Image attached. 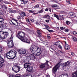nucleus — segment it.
I'll use <instances>...</instances> for the list:
<instances>
[{"label": "nucleus", "instance_id": "obj_1", "mask_svg": "<svg viewBox=\"0 0 77 77\" xmlns=\"http://www.w3.org/2000/svg\"><path fill=\"white\" fill-rule=\"evenodd\" d=\"M30 50L35 56H38L41 54V48L34 45H32L31 47Z\"/></svg>", "mask_w": 77, "mask_h": 77}, {"label": "nucleus", "instance_id": "obj_61", "mask_svg": "<svg viewBox=\"0 0 77 77\" xmlns=\"http://www.w3.org/2000/svg\"><path fill=\"white\" fill-rule=\"evenodd\" d=\"M3 1L2 0H0V3H2V2Z\"/></svg>", "mask_w": 77, "mask_h": 77}, {"label": "nucleus", "instance_id": "obj_12", "mask_svg": "<svg viewBox=\"0 0 77 77\" xmlns=\"http://www.w3.org/2000/svg\"><path fill=\"white\" fill-rule=\"evenodd\" d=\"M5 62V60L3 59L2 57L0 55V64L3 63Z\"/></svg>", "mask_w": 77, "mask_h": 77}, {"label": "nucleus", "instance_id": "obj_51", "mask_svg": "<svg viewBox=\"0 0 77 77\" xmlns=\"http://www.w3.org/2000/svg\"><path fill=\"white\" fill-rule=\"evenodd\" d=\"M60 18L62 20H63L65 19V18L63 17H60Z\"/></svg>", "mask_w": 77, "mask_h": 77}, {"label": "nucleus", "instance_id": "obj_21", "mask_svg": "<svg viewBox=\"0 0 77 77\" xmlns=\"http://www.w3.org/2000/svg\"><path fill=\"white\" fill-rule=\"evenodd\" d=\"M69 15L70 17H71V16L74 15V13H73L72 12H70L69 13Z\"/></svg>", "mask_w": 77, "mask_h": 77}, {"label": "nucleus", "instance_id": "obj_44", "mask_svg": "<svg viewBox=\"0 0 77 77\" xmlns=\"http://www.w3.org/2000/svg\"><path fill=\"white\" fill-rule=\"evenodd\" d=\"M30 21L31 22V23H33V22L34 21V20L32 19L30 20Z\"/></svg>", "mask_w": 77, "mask_h": 77}, {"label": "nucleus", "instance_id": "obj_8", "mask_svg": "<svg viewBox=\"0 0 77 77\" xmlns=\"http://www.w3.org/2000/svg\"><path fill=\"white\" fill-rule=\"evenodd\" d=\"M10 52H9V51L8 52L7 54H6V57H7V58H8V59H13L15 58V57H11L10 56Z\"/></svg>", "mask_w": 77, "mask_h": 77}, {"label": "nucleus", "instance_id": "obj_57", "mask_svg": "<svg viewBox=\"0 0 77 77\" xmlns=\"http://www.w3.org/2000/svg\"><path fill=\"white\" fill-rule=\"evenodd\" d=\"M26 77H32V75H29L28 76H27Z\"/></svg>", "mask_w": 77, "mask_h": 77}, {"label": "nucleus", "instance_id": "obj_42", "mask_svg": "<svg viewBox=\"0 0 77 77\" xmlns=\"http://www.w3.org/2000/svg\"><path fill=\"white\" fill-rule=\"evenodd\" d=\"M66 2L67 3H69V4H71V2H70V1L69 0L67 1Z\"/></svg>", "mask_w": 77, "mask_h": 77}, {"label": "nucleus", "instance_id": "obj_52", "mask_svg": "<svg viewBox=\"0 0 77 77\" xmlns=\"http://www.w3.org/2000/svg\"><path fill=\"white\" fill-rule=\"evenodd\" d=\"M73 33L74 35H76V34H77V32L75 31L73 32Z\"/></svg>", "mask_w": 77, "mask_h": 77}, {"label": "nucleus", "instance_id": "obj_19", "mask_svg": "<svg viewBox=\"0 0 77 77\" xmlns=\"http://www.w3.org/2000/svg\"><path fill=\"white\" fill-rule=\"evenodd\" d=\"M51 7L52 8H59V6H58V5H53L51 6Z\"/></svg>", "mask_w": 77, "mask_h": 77}, {"label": "nucleus", "instance_id": "obj_46", "mask_svg": "<svg viewBox=\"0 0 77 77\" xmlns=\"http://www.w3.org/2000/svg\"><path fill=\"white\" fill-rule=\"evenodd\" d=\"M11 13H16V11L15 10L12 11Z\"/></svg>", "mask_w": 77, "mask_h": 77}, {"label": "nucleus", "instance_id": "obj_56", "mask_svg": "<svg viewBox=\"0 0 77 77\" xmlns=\"http://www.w3.org/2000/svg\"><path fill=\"white\" fill-rule=\"evenodd\" d=\"M36 24L37 26H39V25H40V23H36Z\"/></svg>", "mask_w": 77, "mask_h": 77}, {"label": "nucleus", "instance_id": "obj_25", "mask_svg": "<svg viewBox=\"0 0 77 77\" xmlns=\"http://www.w3.org/2000/svg\"><path fill=\"white\" fill-rule=\"evenodd\" d=\"M66 24L68 25V24H71V22H70L69 21H68V20L66 21Z\"/></svg>", "mask_w": 77, "mask_h": 77}, {"label": "nucleus", "instance_id": "obj_36", "mask_svg": "<svg viewBox=\"0 0 77 77\" xmlns=\"http://www.w3.org/2000/svg\"><path fill=\"white\" fill-rule=\"evenodd\" d=\"M39 6V5H35L34 6V8H38Z\"/></svg>", "mask_w": 77, "mask_h": 77}, {"label": "nucleus", "instance_id": "obj_50", "mask_svg": "<svg viewBox=\"0 0 77 77\" xmlns=\"http://www.w3.org/2000/svg\"><path fill=\"white\" fill-rule=\"evenodd\" d=\"M46 64H47V65H48V63L49 62V61H48V60H46Z\"/></svg>", "mask_w": 77, "mask_h": 77}, {"label": "nucleus", "instance_id": "obj_43", "mask_svg": "<svg viewBox=\"0 0 77 77\" xmlns=\"http://www.w3.org/2000/svg\"><path fill=\"white\" fill-rule=\"evenodd\" d=\"M60 28L61 30H63V29H65V28L64 27H60Z\"/></svg>", "mask_w": 77, "mask_h": 77}, {"label": "nucleus", "instance_id": "obj_26", "mask_svg": "<svg viewBox=\"0 0 77 77\" xmlns=\"http://www.w3.org/2000/svg\"><path fill=\"white\" fill-rule=\"evenodd\" d=\"M73 41H74V42H76V41H77V38L76 37H73Z\"/></svg>", "mask_w": 77, "mask_h": 77}, {"label": "nucleus", "instance_id": "obj_47", "mask_svg": "<svg viewBox=\"0 0 77 77\" xmlns=\"http://www.w3.org/2000/svg\"><path fill=\"white\" fill-rule=\"evenodd\" d=\"M47 37L48 39H50L51 38V37L49 35H47Z\"/></svg>", "mask_w": 77, "mask_h": 77}, {"label": "nucleus", "instance_id": "obj_40", "mask_svg": "<svg viewBox=\"0 0 77 77\" xmlns=\"http://www.w3.org/2000/svg\"><path fill=\"white\" fill-rule=\"evenodd\" d=\"M9 11L10 13H12V9L11 8L9 9Z\"/></svg>", "mask_w": 77, "mask_h": 77}, {"label": "nucleus", "instance_id": "obj_23", "mask_svg": "<svg viewBox=\"0 0 77 77\" xmlns=\"http://www.w3.org/2000/svg\"><path fill=\"white\" fill-rule=\"evenodd\" d=\"M37 33L38 34L40 35L39 36V37H41V32L40 30H37Z\"/></svg>", "mask_w": 77, "mask_h": 77}, {"label": "nucleus", "instance_id": "obj_17", "mask_svg": "<svg viewBox=\"0 0 77 77\" xmlns=\"http://www.w3.org/2000/svg\"><path fill=\"white\" fill-rule=\"evenodd\" d=\"M43 18H47V19H49L50 18V16L49 15H46L43 16Z\"/></svg>", "mask_w": 77, "mask_h": 77}, {"label": "nucleus", "instance_id": "obj_55", "mask_svg": "<svg viewBox=\"0 0 77 77\" xmlns=\"http://www.w3.org/2000/svg\"><path fill=\"white\" fill-rule=\"evenodd\" d=\"M46 22L47 23H49V20H45Z\"/></svg>", "mask_w": 77, "mask_h": 77}, {"label": "nucleus", "instance_id": "obj_53", "mask_svg": "<svg viewBox=\"0 0 77 77\" xmlns=\"http://www.w3.org/2000/svg\"><path fill=\"white\" fill-rule=\"evenodd\" d=\"M45 11H48V8H46L45 9Z\"/></svg>", "mask_w": 77, "mask_h": 77}, {"label": "nucleus", "instance_id": "obj_64", "mask_svg": "<svg viewBox=\"0 0 77 77\" xmlns=\"http://www.w3.org/2000/svg\"><path fill=\"white\" fill-rule=\"evenodd\" d=\"M59 77H62V76L60 75L59 76Z\"/></svg>", "mask_w": 77, "mask_h": 77}, {"label": "nucleus", "instance_id": "obj_59", "mask_svg": "<svg viewBox=\"0 0 77 77\" xmlns=\"http://www.w3.org/2000/svg\"><path fill=\"white\" fill-rule=\"evenodd\" d=\"M71 55H72V56L74 55V53H71Z\"/></svg>", "mask_w": 77, "mask_h": 77}, {"label": "nucleus", "instance_id": "obj_32", "mask_svg": "<svg viewBox=\"0 0 77 77\" xmlns=\"http://www.w3.org/2000/svg\"><path fill=\"white\" fill-rule=\"evenodd\" d=\"M2 8H3V9H7V7L5 6V5H3V6H2Z\"/></svg>", "mask_w": 77, "mask_h": 77}, {"label": "nucleus", "instance_id": "obj_7", "mask_svg": "<svg viewBox=\"0 0 77 77\" xmlns=\"http://www.w3.org/2000/svg\"><path fill=\"white\" fill-rule=\"evenodd\" d=\"M28 56V58L30 60H34V59H35L36 58L34 55L31 54H29Z\"/></svg>", "mask_w": 77, "mask_h": 77}, {"label": "nucleus", "instance_id": "obj_35", "mask_svg": "<svg viewBox=\"0 0 77 77\" xmlns=\"http://www.w3.org/2000/svg\"><path fill=\"white\" fill-rule=\"evenodd\" d=\"M9 51L10 52V53H14V50H11Z\"/></svg>", "mask_w": 77, "mask_h": 77}, {"label": "nucleus", "instance_id": "obj_58", "mask_svg": "<svg viewBox=\"0 0 77 77\" xmlns=\"http://www.w3.org/2000/svg\"><path fill=\"white\" fill-rule=\"evenodd\" d=\"M49 11H50V12H51V9L50 8H49Z\"/></svg>", "mask_w": 77, "mask_h": 77}, {"label": "nucleus", "instance_id": "obj_4", "mask_svg": "<svg viewBox=\"0 0 77 77\" xmlns=\"http://www.w3.org/2000/svg\"><path fill=\"white\" fill-rule=\"evenodd\" d=\"M13 37L14 36H13V35H11L10 38V41H8V42H7L8 46L10 48H11V47H14V43H13V42L12 41V38H13Z\"/></svg>", "mask_w": 77, "mask_h": 77}, {"label": "nucleus", "instance_id": "obj_49", "mask_svg": "<svg viewBox=\"0 0 77 77\" xmlns=\"http://www.w3.org/2000/svg\"><path fill=\"white\" fill-rule=\"evenodd\" d=\"M48 30L49 32H53V30H49L48 29Z\"/></svg>", "mask_w": 77, "mask_h": 77}, {"label": "nucleus", "instance_id": "obj_13", "mask_svg": "<svg viewBox=\"0 0 77 77\" xmlns=\"http://www.w3.org/2000/svg\"><path fill=\"white\" fill-rule=\"evenodd\" d=\"M20 15L21 17L23 18L24 17H26V14L24 12H21L20 13Z\"/></svg>", "mask_w": 77, "mask_h": 77}, {"label": "nucleus", "instance_id": "obj_30", "mask_svg": "<svg viewBox=\"0 0 77 77\" xmlns=\"http://www.w3.org/2000/svg\"><path fill=\"white\" fill-rule=\"evenodd\" d=\"M26 22L29 24H30V22L29 21V19H26Z\"/></svg>", "mask_w": 77, "mask_h": 77}, {"label": "nucleus", "instance_id": "obj_22", "mask_svg": "<svg viewBox=\"0 0 77 77\" xmlns=\"http://www.w3.org/2000/svg\"><path fill=\"white\" fill-rule=\"evenodd\" d=\"M54 45H56V46H57L58 47L60 45V44L58 42H56L54 43Z\"/></svg>", "mask_w": 77, "mask_h": 77}, {"label": "nucleus", "instance_id": "obj_14", "mask_svg": "<svg viewBox=\"0 0 77 77\" xmlns=\"http://www.w3.org/2000/svg\"><path fill=\"white\" fill-rule=\"evenodd\" d=\"M64 48L66 50H69L70 49V46L68 45H65Z\"/></svg>", "mask_w": 77, "mask_h": 77}, {"label": "nucleus", "instance_id": "obj_28", "mask_svg": "<svg viewBox=\"0 0 77 77\" xmlns=\"http://www.w3.org/2000/svg\"><path fill=\"white\" fill-rule=\"evenodd\" d=\"M20 1L23 2V3H24V4H26V3H27V1H25L24 0H21Z\"/></svg>", "mask_w": 77, "mask_h": 77}, {"label": "nucleus", "instance_id": "obj_27", "mask_svg": "<svg viewBox=\"0 0 77 77\" xmlns=\"http://www.w3.org/2000/svg\"><path fill=\"white\" fill-rule=\"evenodd\" d=\"M11 22H12V24H13V25H14V26H18V22H16V23H13V22H12V21H11Z\"/></svg>", "mask_w": 77, "mask_h": 77}, {"label": "nucleus", "instance_id": "obj_6", "mask_svg": "<svg viewBox=\"0 0 77 77\" xmlns=\"http://www.w3.org/2000/svg\"><path fill=\"white\" fill-rule=\"evenodd\" d=\"M18 52L20 54H24L26 53V49L22 48L18 50Z\"/></svg>", "mask_w": 77, "mask_h": 77}, {"label": "nucleus", "instance_id": "obj_54", "mask_svg": "<svg viewBox=\"0 0 77 77\" xmlns=\"http://www.w3.org/2000/svg\"><path fill=\"white\" fill-rule=\"evenodd\" d=\"M9 77H14V76L13 75H10Z\"/></svg>", "mask_w": 77, "mask_h": 77}, {"label": "nucleus", "instance_id": "obj_48", "mask_svg": "<svg viewBox=\"0 0 77 77\" xmlns=\"http://www.w3.org/2000/svg\"><path fill=\"white\" fill-rule=\"evenodd\" d=\"M17 18L19 19H20L21 18V16H18L17 17Z\"/></svg>", "mask_w": 77, "mask_h": 77}, {"label": "nucleus", "instance_id": "obj_45", "mask_svg": "<svg viewBox=\"0 0 77 77\" xmlns=\"http://www.w3.org/2000/svg\"><path fill=\"white\" fill-rule=\"evenodd\" d=\"M59 48H61V49H62V47L61 46H60V45H59L58 46Z\"/></svg>", "mask_w": 77, "mask_h": 77}, {"label": "nucleus", "instance_id": "obj_10", "mask_svg": "<svg viewBox=\"0 0 77 77\" xmlns=\"http://www.w3.org/2000/svg\"><path fill=\"white\" fill-rule=\"evenodd\" d=\"M24 68H29L30 66V63H25L24 65Z\"/></svg>", "mask_w": 77, "mask_h": 77}, {"label": "nucleus", "instance_id": "obj_39", "mask_svg": "<svg viewBox=\"0 0 77 77\" xmlns=\"http://www.w3.org/2000/svg\"><path fill=\"white\" fill-rule=\"evenodd\" d=\"M29 12V13H33L34 12V11L32 10H29L28 11Z\"/></svg>", "mask_w": 77, "mask_h": 77}, {"label": "nucleus", "instance_id": "obj_31", "mask_svg": "<svg viewBox=\"0 0 77 77\" xmlns=\"http://www.w3.org/2000/svg\"><path fill=\"white\" fill-rule=\"evenodd\" d=\"M13 53H14V54H15V55L14 56L15 57V56H16V54H17V52L16 51H15L14 50V51L13 52Z\"/></svg>", "mask_w": 77, "mask_h": 77}, {"label": "nucleus", "instance_id": "obj_38", "mask_svg": "<svg viewBox=\"0 0 77 77\" xmlns=\"http://www.w3.org/2000/svg\"><path fill=\"white\" fill-rule=\"evenodd\" d=\"M2 47H0V54H2Z\"/></svg>", "mask_w": 77, "mask_h": 77}, {"label": "nucleus", "instance_id": "obj_24", "mask_svg": "<svg viewBox=\"0 0 77 77\" xmlns=\"http://www.w3.org/2000/svg\"><path fill=\"white\" fill-rule=\"evenodd\" d=\"M40 68H44L45 67V65H44V64H42L41 65H40Z\"/></svg>", "mask_w": 77, "mask_h": 77}, {"label": "nucleus", "instance_id": "obj_41", "mask_svg": "<svg viewBox=\"0 0 77 77\" xmlns=\"http://www.w3.org/2000/svg\"><path fill=\"white\" fill-rule=\"evenodd\" d=\"M65 32H69V30H68V29H66L65 30Z\"/></svg>", "mask_w": 77, "mask_h": 77}, {"label": "nucleus", "instance_id": "obj_37", "mask_svg": "<svg viewBox=\"0 0 77 77\" xmlns=\"http://www.w3.org/2000/svg\"><path fill=\"white\" fill-rule=\"evenodd\" d=\"M43 10L42 9L40 10L39 11H38L39 13H42V12H43Z\"/></svg>", "mask_w": 77, "mask_h": 77}, {"label": "nucleus", "instance_id": "obj_11", "mask_svg": "<svg viewBox=\"0 0 77 77\" xmlns=\"http://www.w3.org/2000/svg\"><path fill=\"white\" fill-rule=\"evenodd\" d=\"M26 71H27L28 72H33V67H30V66L29 68H27Z\"/></svg>", "mask_w": 77, "mask_h": 77}, {"label": "nucleus", "instance_id": "obj_2", "mask_svg": "<svg viewBox=\"0 0 77 77\" xmlns=\"http://www.w3.org/2000/svg\"><path fill=\"white\" fill-rule=\"evenodd\" d=\"M17 36V38H18L22 41H23L24 42H26V43H30L29 40H28L26 37L24 38V37L25 36V34L24 32H19Z\"/></svg>", "mask_w": 77, "mask_h": 77}, {"label": "nucleus", "instance_id": "obj_20", "mask_svg": "<svg viewBox=\"0 0 77 77\" xmlns=\"http://www.w3.org/2000/svg\"><path fill=\"white\" fill-rule=\"evenodd\" d=\"M4 35H5V37H7V36H8L9 35V33L7 32H4Z\"/></svg>", "mask_w": 77, "mask_h": 77}, {"label": "nucleus", "instance_id": "obj_5", "mask_svg": "<svg viewBox=\"0 0 77 77\" xmlns=\"http://www.w3.org/2000/svg\"><path fill=\"white\" fill-rule=\"evenodd\" d=\"M60 66L59 63H58L53 69H52V72L53 73H55L57 72V70L60 68Z\"/></svg>", "mask_w": 77, "mask_h": 77}, {"label": "nucleus", "instance_id": "obj_16", "mask_svg": "<svg viewBox=\"0 0 77 77\" xmlns=\"http://www.w3.org/2000/svg\"><path fill=\"white\" fill-rule=\"evenodd\" d=\"M7 26H6L5 25H3L2 26H0V29H1L2 30L3 29H6Z\"/></svg>", "mask_w": 77, "mask_h": 77}, {"label": "nucleus", "instance_id": "obj_3", "mask_svg": "<svg viewBox=\"0 0 77 77\" xmlns=\"http://www.w3.org/2000/svg\"><path fill=\"white\" fill-rule=\"evenodd\" d=\"M21 67L18 66L17 64H16L12 68V70L13 71H14L15 72L17 73V72H19L20 71V69H21Z\"/></svg>", "mask_w": 77, "mask_h": 77}, {"label": "nucleus", "instance_id": "obj_33", "mask_svg": "<svg viewBox=\"0 0 77 77\" xmlns=\"http://www.w3.org/2000/svg\"><path fill=\"white\" fill-rule=\"evenodd\" d=\"M55 46H52L51 47V49H52V50H53V49H54V48H55Z\"/></svg>", "mask_w": 77, "mask_h": 77}, {"label": "nucleus", "instance_id": "obj_60", "mask_svg": "<svg viewBox=\"0 0 77 77\" xmlns=\"http://www.w3.org/2000/svg\"><path fill=\"white\" fill-rule=\"evenodd\" d=\"M65 77H68V75H65Z\"/></svg>", "mask_w": 77, "mask_h": 77}, {"label": "nucleus", "instance_id": "obj_62", "mask_svg": "<svg viewBox=\"0 0 77 77\" xmlns=\"http://www.w3.org/2000/svg\"><path fill=\"white\" fill-rule=\"evenodd\" d=\"M47 77H50V75H48L47 76Z\"/></svg>", "mask_w": 77, "mask_h": 77}, {"label": "nucleus", "instance_id": "obj_63", "mask_svg": "<svg viewBox=\"0 0 77 77\" xmlns=\"http://www.w3.org/2000/svg\"><path fill=\"white\" fill-rule=\"evenodd\" d=\"M41 75V74L40 73H39L38 74V76H40V75Z\"/></svg>", "mask_w": 77, "mask_h": 77}, {"label": "nucleus", "instance_id": "obj_15", "mask_svg": "<svg viewBox=\"0 0 77 77\" xmlns=\"http://www.w3.org/2000/svg\"><path fill=\"white\" fill-rule=\"evenodd\" d=\"M5 36L4 34L2 35H0V42H1L2 41H0V39L3 40L4 39H5Z\"/></svg>", "mask_w": 77, "mask_h": 77}, {"label": "nucleus", "instance_id": "obj_18", "mask_svg": "<svg viewBox=\"0 0 77 77\" xmlns=\"http://www.w3.org/2000/svg\"><path fill=\"white\" fill-rule=\"evenodd\" d=\"M53 15H54V17H56L58 20H59V16L56 14H54Z\"/></svg>", "mask_w": 77, "mask_h": 77}, {"label": "nucleus", "instance_id": "obj_9", "mask_svg": "<svg viewBox=\"0 0 77 77\" xmlns=\"http://www.w3.org/2000/svg\"><path fill=\"white\" fill-rule=\"evenodd\" d=\"M69 64H70V61H69L63 64L62 66L64 68H66V66H69Z\"/></svg>", "mask_w": 77, "mask_h": 77}, {"label": "nucleus", "instance_id": "obj_29", "mask_svg": "<svg viewBox=\"0 0 77 77\" xmlns=\"http://www.w3.org/2000/svg\"><path fill=\"white\" fill-rule=\"evenodd\" d=\"M44 26L45 27H46V28H46L47 30H48V29H49V26L45 25Z\"/></svg>", "mask_w": 77, "mask_h": 77}, {"label": "nucleus", "instance_id": "obj_34", "mask_svg": "<svg viewBox=\"0 0 77 77\" xmlns=\"http://www.w3.org/2000/svg\"><path fill=\"white\" fill-rule=\"evenodd\" d=\"M4 32H5L0 31V35H4Z\"/></svg>", "mask_w": 77, "mask_h": 77}]
</instances>
